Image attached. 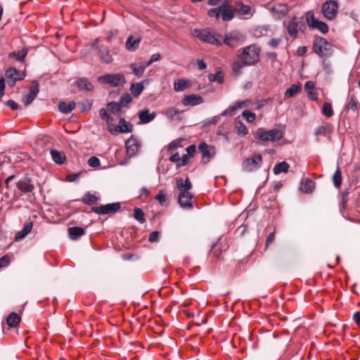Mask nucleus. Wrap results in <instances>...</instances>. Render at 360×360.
Listing matches in <instances>:
<instances>
[{
    "mask_svg": "<svg viewBox=\"0 0 360 360\" xmlns=\"http://www.w3.org/2000/svg\"><path fill=\"white\" fill-rule=\"evenodd\" d=\"M338 3L336 0H329L325 1L321 6V13L328 20H334L338 12Z\"/></svg>",
    "mask_w": 360,
    "mask_h": 360,
    "instance_id": "8",
    "label": "nucleus"
},
{
    "mask_svg": "<svg viewBox=\"0 0 360 360\" xmlns=\"http://www.w3.org/2000/svg\"><path fill=\"white\" fill-rule=\"evenodd\" d=\"M182 103L185 106H195L199 104H201L204 102V100L202 96L200 95L192 94L188 96H186L182 99Z\"/></svg>",
    "mask_w": 360,
    "mask_h": 360,
    "instance_id": "17",
    "label": "nucleus"
},
{
    "mask_svg": "<svg viewBox=\"0 0 360 360\" xmlns=\"http://www.w3.org/2000/svg\"><path fill=\"white\" fill-rule=\"evenodd\" d=\"M98 200V197H96L95 195L91 194L90 193H86L84 195V197L82 198V202L86 205L95 204Z\"/></svg>",
    "mask_w": 360,
    "mask_h": 360,
    "instance_id": "38",
    "label": "nucleus"
},
{
    "mask_svg": "<svg viewBox=\"0 0 360 360\" xmlns=\"http://www.w3.org/2000/svg\"><path fill=\"white\" fill-rule=\"evenodd\" d=\"M131 100L132 98L129 94L125 93L122 95L118 102L122 108H124L127 107L129 103H131Z\"/></svg>",
    "mask_w": 360,
    "mask_h": 360,
    "instance_id": "41",
    "label": "nucleus"
},
{
    "mask_svg": "<svg viewBox=\"0 0 360 360\" xmlns=\"http://www.w3.org/2000/svg\"><path fill=\"white\" fill-rule=\"evenodd\" d=\"M188 157L187 155H184L181 158H180V161L177 165V167H182L187 165L188 161Z\"/></svg>",
    "mask_w": 360,
    "mask_h": 360,
    "instance_id": "64",
    "label": "nucleus"
},
{
    "mask_svg": "<svg viewBox=\"0 0 360 360\" xmlns=\"http://www.w3.org/2000/svg\"><path fill=\"white\" fill-rule=\"evenodd\" d=\"M262 158L260 154H255L252 158L245 159L243 164L242 167L246 172H252L261 166Z\"/></svg>",
    "mask_w": 360,
    "mask_h": 360,
    "instance_id": "9",
    "label": "nucleus"
},
{
    "mask_svg": "<svg viewBox=\"0 0 360 360\" xmlns=\"http://www.w3.org/2000/svg\"><path fill=\"white\" fill-rule=\"evenodd\" d=\"M97 81L101 84H110L112 87L123 86L126 82L124 75L122 73L106 74L99 76Z\"/></svg>",
    "mask_w": 360,
    "mask_h": 360,
    "instance_id": "4",
    "label": "nucleus"
},
{
    "mask_svg": "<svg viewBox=\"0 0 360 360\" xmlns=\"http://www.w3.org/2000/svg\"><path fill=\"white\" fill-rule=\"evenodd\" d=\"M155 199L160 203L163 204L166 201V195L163 191H160L155 196Z\"/></svg>",
    "mask_w": 360,
    "mask_h": 360,
    "instance_id": "56",
    "label": "nucleus"
},
{
    "mask_svg": "<svg viewBox=\"0 0 360 360\" xmlns=\"http://www.w3.org/2000/svg\"><path fill=\"white\" fill-rule=\"evenodd\" d=\"M256 136L262 141H276L283 138V133L281 130L273 129L266 130L264 128H259L256 131Z\"/></svg>",
    "mask_w": 360,
    "mask_h": 360,
    "instance_id": "6",
    "label": "nucleus"
},
{
    "mask_svg": "<svg viewBox=\"0 0 360 360\" xmlns=\"http://www.w3.org/2000/svg\"><path fill=\"white\" fill-rule=\"evenodd\" d=\"M131 130L132 126L123 118L120 119L119 124L115 127V132L118 133L131 132Z\"/></svg>",
    "mask_w": 360,
    "mask_h": 360,
    "instance_id": "27",
    "label": "nucleus"
},
{
    "mask_svg": "<svg viewBox=\"0 0 360 360\" xmlns=\"http://www.w3.org/2000/svg\"><path fill=\"white\" fill-rule=\"evenodd\" d=\"M161 56L160 53H154L153 54L148 61H144L146 65L148 67L153 63L158 61L160 59Z\"/></svg>",
    "mask_w": 360,
    "mask_h": 360,
    "instance_id": "53",
    "label": "nucleus"
},
{
    "mask_svg": "<svg viewBox=\"0 0 360 360\" xmlns=\"http://www.w3.org/2000/svg\"><path fill=\"white\" fill-rule=\"evenodd\" d=\"M20 317L16 313H11L6 319V322L10 327H16L20 321Z\"/></svg>",
    "mask_w": 360,
    "mask_h": 360,
    "instance_id": "33",
    "label": "nucleus"
},
{
    "mask_svg": "<svg viewBox=\"0 0 360 360\" xmlns=\"http://www.w3.org/2000/svg\"><path fill=\"white\" fill-rule=\"evenodd\" d=\"M260 48L255 44H251L243 49L239 58L245 60L249 66L256 64L259 59Z\"/></svg>",
    "mask_w": 360,
    "mask_h": 360,
    "instance_id": "3",
    "label": "nucleus"
},
{
    "mask_svg": "<svg viewBox=\"0 0 360 360\" xmlns=\"http://www.w3.org/2000/svg\"><path fill=\"white\" fill-rule=\"evenodd\" d=\"M147 67L148 66L144 61L140 63L139 65L136 63H131L130 65V68L132 70L133 73L138 77L141 76L143 74Z\"/></svg>",
    "mask_w": 360,
    "mask_h": 360,
    "instance_id": "30",
    "label": "nucleus"
},
{
    "mask_svg": "<svg viewBox=\"0 0 360 360\" xmlns=\"http://www.w3.org/2000/svg\"><path fill=\"white\" fill-rule=\"evenodd\" d=\"M180 146V141L179 140H175L172 141L169 146H168V150L169 151H173L174 150H176L178 148H179Z\"/></svg>",
    "mask_w": 360,
    "mask_h": 360,
    "instance_id": "55",
    "label": "nucleus"
},
{
    "mask_svg": "<svg viewBox=\"0 0 360 360\" xmlns=\"http://www.w3.org/2000/svg\"><path fill=\"white\" fill-rule=\"evenodd\" d=\"M191 86V82L189 79H179L174 83V90H184Z\"/></svg>",
    "mask_w": 360,
    "mask_h": 360,
    "instance_id": "28",
    "label": "nucleus"
},
{
    "mask_svg": "<svg viewBox=\"0 0 360 360\" xmlns=\"http://www.w3.org/2000/svg\"><path fill=\"white\" fill-rule=\"evenodd\" d=\"M126 153L129 158H131L137 154L141 144L139 141L133 136H131L125 142Z\"/></svg>",
    "mask_w": 360,
    "mask_h": 360,
    "instance_id": "13",
    "label": "nucleus"
},
{
    "mask_svg": "<svg viewBox=\"0 0 360 360\" xmlns=\"http://www.w3.org/2000/svg\"><path fill=\"white\" fill-rule=\"evenodd\" d=\"M269 27L268 25L257 26L253 30V34L257 38L268 35Z\"/></svg>",
    "mask_w": 360,
    "mask_h": 360,
    "instance_id": "32",
    "label": "nucleus"
},
{
    "mask_svg": "<svg viewBox=\"0 0 360 360\" xmlns=\"http://www.w3.org/2000/svg\"><path fill=\"white\" fill-rule=\"evenodd\" d=\"M51 155L53 160L59 165L63 164L66 160L65 153L57 150L52 149L51 150Z\"/></svg>",
    "mask_w": 360,
    "mask_h": 360,
    "instance_id": "29",
    "label": "nucleus"
},
{
    "mask_svg": "<svg viewBox=\"0 0 360 360\" xmlns=\"http://www.w3.org/2000/svg\"><path fill=\"white\" fill-rule=\"evenodd\" d=\"M314 182L309 179H306L301 181L300 189L302 193H310L314 191Z\"/></svg>",
    "mask_w": 360,
    "mask_h": 360,
    "instance_id": "25",
    "label": "nucleus"
},
{
    "mask_svg": "<svg viewBox=\"0 0 360 360\" xmlns=\"http://www.w3.org/2000/svg\"><path fill=\"white\" fill-rule=\"evenodd\" d=\"M88 164L91 167H98L100 165V160L97 157L92 156L88 160Z\"/></svg>",
    "mask_w": 360,
    "mask_h": 360,
    "instance_id": "52",
    "label": "nucleus"
},
{
    "mask_svg": "<svg viewBox=\"0 0 360 360\" xmlns=\"http://www.w3.org/2000/svg\"><path fill=\"white\" fill-rule=\"evenodd\" d=\"M243 116L249 122H253L255 119V114L248 110H244L243 112Z\"/></svg>",
    "mask_w": 360,
    "mask_h": 360,
    "instance_id": "51",
    "label": "nucleus"
},
{
    "mask_svg": "<svg viewBox=\"0 0 360 360\" xmlns=\"http://www.w3.org/2000/svg\"><path fill=\"white\" fill-rule=\"evenodd\" d=\"M39 91H30L29 94H25L22 97V102L24 103L25 107L29 105L34 99L37 97Z\"/></svg>",
    "mask_w": 360,
    "mask_h": 360,
    "instance_id": "37",
    "label": "nucleus"
},
{
    "mask_svg": "<svg viewBox=\"0 0 360 360\" xmlns=\"http://www.w3.org/2000/svg\"><path fill=\"white\" fill-rule=\"evenodd\" d=\"M187 155L192 157L196 152V147L195 145H191L186 148Z\"/></svg>",
    "mask_w": 360,
    "mask_h": 360,
    "instance_id": "61",
    "label": "nucleus"
},
{
    "mask_svg": "<svg viewBox=\"0 0 360 360\" xmlns=\"http://www.w3.org/2000/svg\"><path fill=\"white\" fill-rule=\"evenodd\" d=\"M306 22L310 29L318 30L322 34L328 33L329 27L328 25L315 18L313 11H309L305 13Z\"/></svg>",
    "mask_w": 360,
    "mask_h": 360,
    "instance_id": "7",
    "label": "nucleus"
},
{
    "mask_svg": "<svg viewBox=\"0 0 360 360\" xmlns=\"http://www.w3.org/2000/svg\"><path fill=\"white\" fill-rule=\"evenodd\" d=\"M221 8H223V6H220L216 8H211L207 11V14L210 17H215L218 20L219 19L221 15Z\"/></svg>",
    "mask_w": 360,
    "mask_h": 360,
    "instance_id": "46",
    "label": "nucleus"
},
{
    "mask_svg": "<svg viewBox=\"0 0 360 360\" xmlns=\"http://www.w3.org/2000/svg\"><path fill=\"white\" fill-rule=\"evenodd\" d=\"M82 105V111H89L92 105V102L91 101H86V103H79Z\"/></svg>",
    "mask_w": 360,
    "mask_h": 360,
    "instance_id": "62",
    "label": "nucleus"
},
{
    "mask_svg": "<svg viewBox=\"0 0 360 360\" xmlns=\"http://www.w3.org/2000/svg\"><path fill=\"white\" fill-rule=\"evenodd\" d=\"M333 182L336 188H340L342 184V173L339 168L337 169L333 175Z\"/></svg>",
    "mask_w": 360,
    "mask_h": 360,
    "instance_id": "39",
    "label": "nucleus"
},
{
    "mask_svg": "<svg viewBox=\"0 0 360 360\" xmlns=\"http://www.w3.org/2000/svg\"><path fill=\"white\" fill-rule=\"evenodd\" d=\"M245 105L244 101H237L233 105L229 106L226 110H224L221 115H233L235 111L238 108H242Z\"/></svg>",
    "mask_w": 360,
    "mask_h": 360,
    "instance_id": "31",
    "label": "nucleus"
},
{
    "mask_svg": "<svg viewBox=\"0 0 360 360\" xmlns=\"http://www.w3.org/2000/svg\"><path fill=\"white\" fill-rule=\"evenodd\" d=\"M77 90H92L93 86L86 78H78L72 83Z\"/></svg>",
    "mask_w": 360,
    "mask_h": 360,
    "instance_id": "23",
    "label": "nucleus"
},
{
    "mask_svg": "<svg viewBox=\"0 0 360 360\" xmlns=\"http://www.w3.org/2000/svg\"><path fill=\"white\" fill-rule=\"evenodd\" d=\"M289 167H290V166L286 162L283 161V162H279L274 166V173L275 174H279L281 172L285 173L288 171Z\"/></svg>",
    "mask_w": 360,
    "mask_h": 360,
    "instance_id": "35",
    "label": "nucleus"
},
{
    "mask_svg": "<svg viewBox=\"0 0 360 360\" xmlns=\"http://www.w3.org/2000/svg\"><path fill=\"white\" fill-rule=\"evenodd\" d=\"M245 66H249V65L246 64V63H245V60L240 59V58L238 60L233 61L231 65V68L233 74L236 76L240 75L243 69Z\"/></svg>",
    "mask_w": 360,
    "mask_h": 360,
    "instance_id": "26",
    "label": "nucleus"
},
{
    "mask_svg": "<svg viewBox=\"0 0 360 360\" xmlns=\"http://www.w3.org/2000/svg\"><path fill=\"white\" fill-rule=\"evenodd\" d=\"M177 113V110L174 107L167 108L164 112L165 115L169 119H173Z\"/></svg>",
    "mask_w": 360,
    "mask_h": 360,
    "instance_id": "47",
    "label": "nucleus"
},
{
    "mask_svg": "<svg viewBox=\"0 0 360 360\" xmlns=\"http://www.w3.org/2000/svg\"><path fill=\"white\" fill-rule=\"evenodd\" d=\"M85 233V230L79 226H73L68 229V235L71 240H77L81 236H84Z\"/></svg>",
    "mask_w": 360,
    "mask_h": 360,
    "instance_id": "24",
    "label": "nucleus"
},
{
    "mask_svg": "<svg viewBox=\"0 0 360 360\" xmlns=\"http://www.w3.org/2000/svg\"><path fill=\"white\" fill-rule=\"evenodd\" d=\"M120 209L119 202H114L101 205L99 207H92L91 211L98 214H114Z\"/></svg>",
    "mask_w": 360,
    "mask_h": 360,
    "instance_id": "12",
    "label": "nucleus"
},
{
    "mask_svg": "<svg viewBox=\"0 0 360 360\" xmlns=\"http://www.w3.org/2000/svg\"><path fill=\"white\" fill-rule=\"evenodd\" d=\"M282 41V37L273 38L269 41L268 45L272 48H276Z\"/></svg>",
    "mask_w": 360,
    "mask_h": 360,
    "instance_id": "54",
    "label": "nucleus"
},
{
    "mask_svg": "<svg viewBox=\"0 0 360 360\" xmlns=\"http://www.w3.org/2000/svg\"><path fill=\"white\" fill-rule=\"evenodd\" d=\"M236 12L241 15H250L252 16L253 13L251 12V7L248 5L240 4L238 8H236Z\"/></svg>",
    "mask_w": 360,
    "mask_h": 360,
    "instance_id": "40",
    "label": "nucleus"
},
{
    "mask_svg": "<svg viewBox=\"0 0 360 360\" xmlns=\"http://www.w3.org/2000/svg\"><path fill=\"white\" fill-rule=\"evenodd\" d=\"M23 77V73L18 71L15 68H8L5 72V78L7 85L9 87H13L15 84L16 82L22 80Z\"/></svg>",
    "mask_w": 360,
    "mask_h": 360,
    "instance_id": "11",
    "label": "nucleus"
},
{
    "mask_svg": "<svg viewBox=\"0 0 360 360\" xmlns=\"http://www.w3.org/2000/svg\"><path fill=\"white\" fill-rule=\"evenodd\" d=\"M322 113L327 117H330L333 115V110L332 109V105L329 103H324L322 110Z\"/></svg>",
    "mask_w": 360,
    "mask_h": 360,
    "instance_id": "44",
    "label": "nucleus"
},
{
    "mask_svg": "<svg viewBox=\"0 0 360 360\" xmlns=\"http://www.w3.org/2000/svg\"><path fill=\"white\" fill-rule=\"evenodd\" d=\"M236 128H237L238 134H240L245 135L248 133V128L245 127V125L243 123H242L240 122H239L236 124Z\"/></svg>",
    "mask_w": 360,
    "mask_h": 360,
    "instance_id": "50",
    "label": "nucleus"
},
{
    "mask_svg": "<svg viewBox=\"0 0 360 360\" xmlns=\"http://www.w3.org/2000/svg\"><path fill=\"white\" fill-rule=\"evenodd\" d=\"M176 182V188L180 193H190L189 190L191 188L192 185L188 178H186L185 180L177 179Z\"/></svg>",
    "mask_w": 360,
    "mask_h": 360,
    "instance_id": "22",
    "label": "nucleus"
},
{
    "mask_svg": "<svg viewBox=\"0 0 360 360\" xmlns=\"http://www.w3.org/2000/svg\"><path fill=\"white\" fill-rule=\"evenodd\" d=\"M100 58L102 62L110 64L112 61V58L110 54V49L106 46H101L98 49Z\"/></svg>",
    "mask_w": 360,
    "mask_h": 360,
    "instance_id": "21",
    "label": "nucleus"
},
{
    "mask_svg": "<svg viewBox=\"0 0 360 360\" xmlns=\"http://www.w3.org/2000/svg\"><path fill=\"white\" fill-rule=\"evenodd\" d=\"M193 195L191 193H180L179 195V203L182 208H193L192 199Z\"/></svg>",
    "mask_w": 360,
    "mask_h": 360,
    "instance_id": "18",
    "label": "nucleus"
},
{
    "mask_svg": "<svg viewBox=\"0 0 360 360\" xmlns=\"http://www.w3.org/2000/svg\"><path fill=\"white\" fill-rule=\"evenodd\" d=\"M144 84L143 82H140L136 84V87L135 88V84L131 83L129 90H143Z\"/></svg>",
    "mask_w": 360,
    "mask_h": 360,
    "instance_id": "60",
    "label": "nucleus"
},
{
    "mask_svg": "<svg viewBox=\"0 0 360 360\" xmlns=\"http://www.w3.org/2000/svg\"><path fill=\"white\" fill-rule=\"evenodd\" d=\"M346 108L347 110H352L353 111H355L357 108V102L355 100V98L354 96H350L349 101L348 103L346 105Z\"/></svg>",
    "mask_w": 360,
    "mask_h": 360,
    "instance_id": "48",
    "label": "nucleus"
},
{
    "mask_svg": "<svg viewBox=\"0 0 360 360\" xmlns=\"http://www.w3.org/2000/svg\"><path fill=\"white\" fill-rule=\"evenodd\" d=\"M194 33L200 41L208 43L217 46L222 45L221 36L209 28L206 29H195Z\"/></svg>",
    "mask_w": 360,
    "mask_h": 360,
    "instance_id": "1",
    "label": "nucleus"
},
{
    "mask_svg": "<svg viewBox=\"0 0 360 360\" xmlns=\"http://www.w3.org/2000/svg\"><path fill=\"white\" fill-rule=\"evenodd\" d=\"M246 37L240 31L235 30L226 33L222 39V44L234 48L245 42Z\"/></svg>",
    "mask_w": 360,
    "mask_h": 360,
    "instance_id": "5",
    "label": "nucleus"
},
{
    "mask_svg": "<svg viewBox=\"0 0 360 360\" xmlns=\"http://www.w3.org/2000/svg\"><path fill=\"white\" fill-rule=\"evenodd\" d=\"M348 192L347 191H344L342 192V200H341V204H342V207L345 209V206L348 202Z\"/></svg>",
    "mask_w": 360,
    "mask_h": 360,
    "instance_id": "63",
    "label": "nucleus"
},
{
    "mask_svg": "<svg viewBox=\"0 0 360 360\" xmlns=\"http://www.w3.org/2000/svg\"><path fill=\"white\" fill-rule=\"evenodd\" d=\"M220 6H223L221 10V17L223 21H230L235 16L236 8L229 5L227 1L222 3Z\"/></svg>",
    "mask_w": 360,
    "mask_h": 360,
    "instance_id": "16",
    "label": "nucleus"
},
{
    "mask_svg": "<svg viewBox=\"0 0 360 360\" xmlns=\"http://www.w3.org/2000/svg\"><path fill=\"white\" fill-rule=\"evenodd\" d=\"M300 26H304L303 20L294 17L287 25L286 30L290 36L295 38L298 34Z\"/></svg>",
    "mask_w": 360,
    "mask_h": 360,
    "instance_id": "14",
    "label": "nucleus"
},
{
    "mask_svg": "<svg viewBox=\"0 0 360 360\" xmlns=\"http://www.w3.org/2000/svg\"><path fill=\"white\" fill-rule=\"evenodd\" d=\"M6 105L13 110H18L20 108V105L13 100H8L6 102Z\"/></svg>",
    "mask_w": 360,
    "mask_h": 360,
    "instance_id": "58",
    "label": "nucleus"
},
{
    "mask_svg": "<svg viewBox=\"0 0 360 360\" xmlns=\"http://www.w3.org/2000/svg\"><path fill=\"white\" fill-rule=\"evenodd\" d=\"M155 116V112H153L150 113L148 108H144L138 112V117L140 120V122L142 124H147L153 121Z\"/></svg>",
    "mask_w": 360,
    "mask_h": 360,
    "instance_id": "20",
    "label": "nucleus"
},
{
    "mask_svg": "<svg viewBox=\"0 0 360 360\" xmlns=\"http://www.w3.org/2000/svg\"><path fill=\"white\" fill-rule=\"evenodd\" d=\"M314 51L320 57H329L333 53V45L325 38L316 37L313 43Z\"/></svg>",
    "mask_w": 360,
    "mask_h": 360,
    "instance_id": "2",
    "label": "nucleus"
},
{
    "mask_svg": "<svg viewBox=\"0 0 360 360\" xmlns=\"http://www.w3.org/2000/svg\"><path fill=\"white\" fill-rule=\"evenodd\" d=\"M27 54V50L26 49H22L18 52H12L9 54L10 58H15L17 60L22 62L24 61L26 56Z\"/></svg>",
    "mask_w": 360,
    "mask_h": 360,
    "instance_id": "36",
    "label": "nucleus"
},
{
    "mask_svg": "<svg viewBox=\"0 0 360 360\" xmlns=\"http://www.w3.org/2000/svg\"><path fill=\"white\" fill-rule=\"evenodd\" d=\"M33 223L31 221H27L24 224L23 228L21 231L17 232L15 235V240L20 241L25 238L32 231Z\"/></svg>",
    "mask_w": 360,
    "mask_h": 360,
    "instance_id": "19",
    "label": "nucleus"
},
{
    "mask_svg": "<svg viewBox=\"0 0 360 360\" xmlns=\"http://www.w3.org/2000/svg\"><path fill=\"white\" fill-rule=\"evenodd\" d=\"M108 110L111 112L113 114L117 113L121 108V105H120L119 102H110L107 105Z\"/></svg>",
    "mask_w": 360,
    "mask_h": 360,
    "instance_id": "45",
    "label": "nucleus"
},
{
    "mask_svg": "<svg viewBox=\"0 0 360 360\" xmlns=\"http://www.w3.org/2000/svg\"><path fill=\"white\" fill-rule=\"evenodd\" d=\"M10 263V258L7 255H4L0 258V269L5 267Z\"/></svg>",
    "mask_w": 360,
    "mask_h": 360,
    "instance_id": "57",
    "label": "nucleus"
},
{
    "mask_svg": "<svg viewBox=\"0 0 360 360\" xmlns=\"http://www.w3.org/2000/svg\"><path fill=\"white\" fill-rule=\"evenodd\" d=\"M134 217L139 221L141 224H143L146 221L144 218V213L141 209L139 207H135L134 210Z\"/></svg>",
    "mask_w": 360,
    "mask_h": 360,
    "instance_id": "42",
    "label": "nucleus"
},
{
    "mask_svg": "<svg viewBox=\"0 0 360 360\" xmlns=\"http://www.w3.org/2000/svg\"><path fill=\"white\" fill-rule=\"evenodd\" d=\"M329 133L328 126H319L316 129V136L326 135Z\"/></svg>",
    "mask_w": 360,
    "mask_h": 360,
    "instance_id": "49",
    "label": "nucleus"
},
{
    "mask_svg": "<svg viewBox=\"0 0 360 360\" xmlns=\"http://www.w3.org/2000/svg\"><path fill=\"white\" fill-rule=\"evenodd\" d=\"M17 188L22 193L30 194L34 190V185L30 178L25 177L16 184Z\"/></svg>",
    "mask_w": 360,
    "mask_h": 360,
    "instance_id": "15",
    "label": "nucleus"
},
{
    "mask_svg": "<svg viewBox=\"0 0 360 360\" xmlns=\"http://www.w3.org/2000/svg\"><path fill=\"white\" fill-rule=\"evenodd\" d=\"M159 238V232L158 231H153L150 233L148 237V240L151 243L158 241Z\"/></svg>",
    "mask_w": 360,
    "mask_h": 360,
    "instance_id": "59",
    "label": "nucleus"
},
{
    "mask_svg": "<svg viewBox=\"0 0 360 360\" xmlns=\"http://www.w3.org/2000/svg\"><path fill=\"white\" fill-rule=\"evenodd\" d=\"M208 79H209L210 82H217L218 84H222L224 82V78L221 75L220 72L209 74Z\"/></svg>",
    "mask_w": 360,
    "mask_h": 360,
    "instance_id": "43",
    "label": "nucleus"
},
{
    "mask_svg": "<svg viewBox=\"0 0 360 360\" xmlns=\"http://www.w3.org/2000/svg\"><path fill=\"white\" fill-rule=\"evenodd\" d=\"M198 150L202 153V161L205 164L208 163L216 154L215 148L207 144L205 142H202L199 144Z\"/></svg>",
    "mask_w": 360,
    "mask_h": 360,
    "instance_id": "10",
    "label": "nucleus"
},
{
    "mask_svg": "<svg viewBox=\"0 0 360 360\" xmlns=\"http://www.w3.org/2000/svg\"><path fill=\"white\" fill-rule=\"evenodd\" d=\"M140 43V40L139 39H134L133 37L130 36L128 37L126 41V48L128 51H133L136 49L139 44Z\"/></svg>",
    "mask_w": 360,
    "mask_h": 360,
    "instance_id": "34",
    "label": "nucleus"
}]
</instances>
